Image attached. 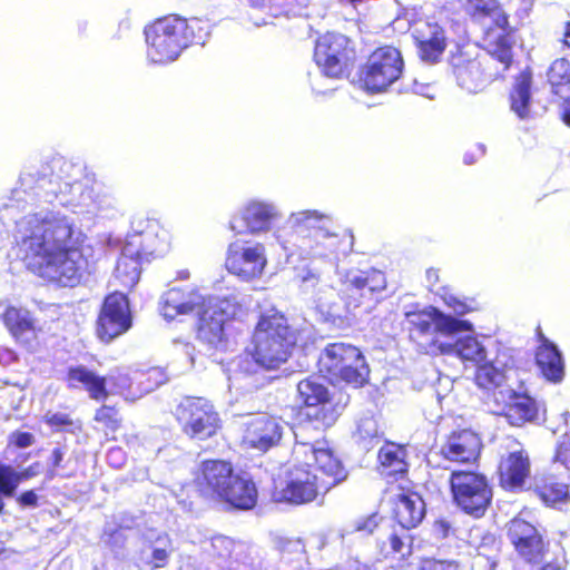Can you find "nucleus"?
<instances>
[{
    "instance_id": "1",
    "label": "nucleus",
    "mask_w": 570,
    "mask_h": 570,
    "mask_svg": "<svg viewBox=\"0 0 570 570\" xmlns=\"http://www.w3.org/2000/svg\"><path fill=\"white\" fill-rule=\"evenodd\" d=\"M80 164L57 158L40 169L26 170L0 206V222H12L17 256L26 267L60 287H75L88 273L83 234L58 206L76 214L99 209L83 183Z\"/></svg>"
},
{
    "instance_id": "2",
    "label": "nucleus",
    "mask_w": 570,
    "mask_h": 570,
    "mask_svg": "<svg viewBox=\"0 0 570 570\" xmlns=\"http://www.w3.org/2000/svg\"><path fill=\"white\" fill-rule=\"evenodd\" d=\"M296 344V334L286 317L276 309L263 313L252 338V356L244 355L228 365L229 390L253 392L265 385L263 368H277L285 363Z\"/></svg>"
},
{
    "instance_id": "3",
    "label": "nucleus",
    "mask_w": 570,
    "mask_h": 570,
    "mask_svg": "<svg viewBox=\"0 0 570 570\" xmlns=\"http://www.w3.org/2000/svg\"><path fill=\"white\" fill-rule=\"evenodd\" d=\"M411 335L428 354H442L459 357L463 363L478 364L487 361L488 352L482 341L471 334L460 335L473 330L472 323L459 320L430 307L407 313Z\"/></svg>"
},
{
    "instance_id": "4",
    "label": "nucleus",
    "mask_w": 570,
    "mask_h": 570,
    "mask_svg": "<svg viewBox=\"0 0 570 570\" xmlns=\"http://www.w3.org/2000/svg\"><path fill=\"white\" fill-rule=\"evenodd\" d=\"M286 224L294 233V242L281 240L289 255L297 253L313 263L321 261L330 271H337L341 255L346 256L353 248L354 237L348 230H334L333 217L315 209L292 213Z\"/></svg>"
},
{
    "instance_id": "5",
    "label": "nucleus",
    "mask_w": 570,
    "mask_h": 570,
    "mask_svg": "<svg viewBox=\"0 0 570 570\" xmlns=\"http://www.w3.org/2000/svg\"><path fill=\"white\" fill-rule=\"evenodd\" d=\"M144 33L147 59L155 65L171 63L190 45H204L208 38L200 20H187L176 14L156 20L145 28Z\"/></svg>"
},
{
    "instance_id": "6",
    "label": "nucleus",
    "mask_w": 570,
    "mask_h": 570,
    "mask_svg": "<svg viewBox=\"0 0 570 570\" xmlns=\"http://www.w3.org/2000/svg\"><path fill=\"white\" fill-rule=\"evenodd\" d=\"M466 13L473 21L488 24L484 41L488 52L507 70L512 61V29L498 0H463Z\"/></svg>"
},
{
    "instance_id": "7",
    "label": "nucleus",
    "mask_w": 570,
    "mask_h": 570,
    "mask_svg": "<svg viewBox=\"0 0 570 570\" xmlns=\"http://www.w3.org/2000/svg\"><path fill=\"white\" fill-rule=\"evenodd\" d=\"M158 229L156 222H149L145 229L127 236L115 268V278L124 287L131 288L139 281L142 262L158 248Z\"/></svg>"
},
{
    "instance_id": "8",
    "label": "nucleus",
    "mask_w": 570,
    "mask_h": 570,
    "mask_svg": "<svg viewBox=\"0 0 570 570\" xmlns=\"http://www.w3.org/2000/svg\"><path fill=\"white\" fill-rule=\"evenodd\" d=\"M293 455L297 462H302L308 469L314 464V472L318 471V480L323 485V492H327L336 484L344 481L347 471L341 460L336 458L325 440L314 443L297 441L293 449Z\"/></svg>"
},
{
    "instance_id": "9",
    "label": "nucleus",
    "mask_w": 570,
    "mask_h": 570,
    "mask_svg": "<svg viewBox=\"0 0 570 570\" xmlns=\"http://www.w3.org/2000/svg\"><path fill=\"white\" fill-rule=\"evenodd\" d=\"M450 483L453 501L462 511L475 518L485 513L492 500V489L483 474L453 471Z\"/></svg>"
},
{
    "instance_id": "10",
    "label": "nucleus",
    "mask_w": 570,
    "mask_h": 570,
    "mask_svg": "<svg viewBox=\"0 0 570 570\" xmlns=\"http://www.w3.org/2000/svg\"><path fill=\"white\" fill-rule=\"evenodd\" d=\"M386 287L383 272L377 269H351L342 275V299L348 311L364 306L370 311Z\"/></svg>"
},
{
    "instance_id": "11",
    "label": "nucleus",
    "mask_w": 570,
    "mask_h": 570,
    "mask_svg": "<svg viewBox=\"0 0 570 570\" xmlns=\"http://www.w3.org/2000/svg\"><path fill=\"white\" fill-rule=\"evenodd\" d=\"M332 272L325 265L309 262L296 269L295 282L299 292L322 313L334 316L338 314V307L335 288L328 282Z\"/></svg>"
},
{
    "instance_id": "12",
    "label": "nucleus",
    "mask_w": 570,
    "mask_h": 570,
    "mask_svg": "<svg viewBox=\"0 0 570 570\" xmlns=\"http://www.w3.org/2000/svg\"><path fill=\"white\" fill-rule=\"evenodd\" d=\"M68 381L71 386L83 385L90 397L96 401L105 400L108 395L106 390L107 382L110 384L111 393L120 394L126 400H135L140 396V394L131 390L132 377L126 368H116L107 377H102L79 365L69 368Z\"/></svg>"
},
{
    "instance_id": "13",
    "label": "nucleus",
    "mask_w": 570,
    "mask_h": 570,
    "mask_svg": "<svg viewBox=\"0 0 570 570\" xmlns=\"http://www.w3.org/2000/svg\"><path fill=\"white\" fill-rule=\"evenodd\" d=\"M240 305L232 298L210 297L197 315L198 337L208 345L218 348L224 343L225 327L240 313Z\"/></svg>"
},
{
    "instance_id": "14",
    "label": "nucleus",
    "mask_w": 570,
    "mask_h": 570,
    "mask_svg": "<svg viewBox=\"0 0 570 570\" xmlns=\"http://www.w3.org/2000/svg\"><path fill=\"white\" fill-rule=\"evenodd\" d=\"M403 71V59L400 51L386 46L376 49L363 67L360 80L368 92L385 91L394 83Z\"/></svg>"
},
{
    "instance_id": "15",
    "label": "nucleus",
    "mask_w": 570,
    "mask_h": 570,
    "mask_svg": "<svg viewBox=\"0 0 570 570\" xmlns=\"http://www.w3.org/2000/svg\"><path fill=\"white\" fill-rule=\"evenodd\" d=\"M183 431L196 440H206L219 429V416L212 403L202 397H186L176 409Z\"/></svg>"
},
{
    "instance_id": "16",
    "label": "nucleus",
    "mask_w": 570,
    "mask_h": 570,
    "mask_svg": "<svg viewBox=\"0 0 570 570\" xmlns=\"http://www.w3.org/2000/svg\"><path fill=\"white\" fill-rule=\"evenodd\" d=\"M281 217L282 213L274 202L249 198L232 215L229 228L236 234L261 235L268 233Z\"/></svg>"
},
{
    "instance_id": "17",
    "label": "nucleus",
    "mask_w": 570,
    "mask_h": 570,
    "mask_svg": "<svg viewBox=\"0 0 570 570\" xmlns=\"http://www.w3.org/2000/svg\"><path fill=\"white\" fill-rule=\"evenodd\" d=\"M322 491L318 474L297 462L286 471L285 479L275 488L273 498L276 502L299 505L314 501Z\"/></svg>"
},
{
    "instance_id": "18",
    "label": "nucleus",
    "mask_w": 570,
    "mask_h": 570,
    "mask_svg": "<svg viewBox=\"0 0 570 570\" xmlns=\"http://www.w3.org/2000/svg\"><path fill=\"white\" fill-rule=\"evenodd\" d=\"M348 42V38L334 32H327L316 40L314 60L325 76L338 78L343 75L352 59Z\"/></svg>"
},
{
    "instance_id": "19",
    "label": "nucleus",
    "mask_w": 570,
    "mask_h": 570,
    "mask_svg": "<svg viewBox=\"0 0 570 570\" xmlns=\"http://www.w3.org/2000/svg\"><path fill=\"white\" fill-rule=\"evenodd\" d=\"M297 393L302 403L308 409L306 415L322 426L335 423L338 412L330 402L328 389L318 376H308L297 384Z\"/></svg>"
},
{
    "instance_id": "20",
    "label": "nucleus",
    "mask_w": 570,
    "mask_h": 570,
    "mask_svg": "<svg viewBox=\"0 0 570 570\" xmlns=\"http://www.w3.org/2000/svg\"><path fill=\"white\" fill-rule=\"evenodd\" d=\"M131 326V317L127 297L118 292L108 295L104 302L97 334L102 342L109 343L127 332Z\"/></svg>"
},
{
    "instance_id": "21",
    "label": "nucleus",
    "mask_w": 570,
    "mask_h": 570,
    "mask_svg": "<svg viewBox=\"0 0 570 570\" xmlns=\"http://www.w3.org/2000/svg\"><path fill=\"white\" fill-rule=\"evenodd\" d=\"M267 259L263 244L256 243L246 246L243 243H232L227 250L226 268L243 281L259 277L266 266Z\"/></svg>"
},
{
    "instance_id": "22",
    "label": "nucleus",
    "mask_w": 570,
    "mask_h": 570,
    "mask_svg": "<svg viewBox=\"0 0 570 570\" xmlns=\"http://www.w3.org/2000/svg\"><path fill=\"white\" fill-rule=\"evenodd\" d=\"M244 425V443L252 449L266 452L279 443L285 422L281 417L258 413L249 416Z\"/></svg>"
},
{
    "instance_id": "23",
    "label": "nucleus",
    "mask_w": 570,
    "mask_h": 570,
    "mask_svg": "<svg viewBox=\"0 0 570 570\" xmlns=\"http://www.w3.org/2000/svg\"><path fill=\"white\" fill-rule=\"evenodd\" d=\"M205 297L193 287H171L159 301V311L165 320L173 321L179 315L196 314L204 306Z\"/></svg>"
},
{
    "instance_id": "24",
    "label": "nucleus",
    "mask_w": 570,
    "mask_h": 570,
    "mask_svg": "<svg viewBox=\"0 0 570 570\" xmlns=\"http://www.w3.org/2000/svg\"><path fill=\"white\" fill-rule=\"evenodd\" d=\"M481 450V440L476 433L464 429L452 432L441 446V454L445 460L459 463H470L478 459Z\"/></svg>"
},
{
    "instance_id": "25",
    "label": "nucleus",
    "mask_w": 570,
    "mask_h": 570,
    "mask_svg": "<svg viewBox=\"0 0 570 570\" xmlns=\"http://www.w3.org/2000/svg\"><path fill=\"white\" fill-rule=\"evenodd\" d=\"M510 452L501 459L499 465L500 481L507 489L521 488L530 473V462L528 454L521 445L510 441Z\"/></svg>"
},
{
    "instance_id": "26",
    "label": "nucleus",
    "mask_w": 570,
    "mask_h": 570,
    "mask_svg": "<svg viewBox=\"0 0 570 570\" xmlns=\"http://www.w3.org/2000/svg\"><path fill=\"white\" fill-rule=\"evenodd\" d=\"M235 475L230 463L220 460L206 461L202 470V491L206 495L222 501Z\"/></svg>"
},
{
    "instance_id": "27",
    "label": "nucleus",
    "mask_w": 570,
    "mask_h": 570,
    "mask_svg": "<svg viewBox=\"0 0 570 570\" xmlns=\"http://www.w3.org/2000/svg\"><path fill=\"white\" fill-rule=\"evenodd\" d=\"M390 501L393 513L402 529H412L421 523L425 515V503L415 492L399 489L392 493Z\"/></svg>"
},
{
    "instance_id": "28",
    "label": "nucleus",
    "mask_w": 570,
    "mask_h": 570,
    "mask_svg": "<svg viewBox=\"0 0 570 570\" xmlns=\"http://www.w3.org/2000/svg\"><path fill=\"white\" fill-rule=\"evenodd\" d=\"M452 65L458 85L469 92L481 90L492 77L491 73L485 72L480 57L468 58L461 52L453 58Z\"/></svg>"
},
{
    "instance_id": "29",
    "label": "nucleus",
    "mask_w": 570,
    "mask_h": 570,
    "mask_svg": "<svg viewBox=\"0 0 570 570\" xmlns=\"http://www.w3.org/2000/svg\"><path fill=\"white\" fill-rule=\"evenodd\" d=\"M413 36L424 61L435 62L446 47L444 30L438 23L423 22L414 28Z\"/></svg>"
},
{
    "instance_id": "30",
    "label": "nucleus",
    "mask_w": 570,
    "mask_h": 570,
    "mask_svg": "<svg viewBox=\"0 0 570 570\" xmlns=\"http://www.w3.org/2000/svg\"><path fill=\"white\" fill-rule=\"evenodd\" d=\"M358 352L357 347L343 342L327 344L318 358L320 372L331 381L337 373H342L345 364L357 360Z\"/></svg>"
},
{
    "instance_id": "31",
    "label": "nucleus",
    "mask_w": 570,
    "mask_h": 570,
    "mask_svg": "<svg viewBox=\"0 0 570 570\" xmlns=\"http://www.w3.org/2000/svg\"><path fill=\"white\" fill-rule=\"evenodd\" d=\"M173 552L171 540L165 532L146 534V547L140 551L139 561L151 569L167 564Z\"/></svg>"
},
{
    "instance_id": "32",
    "label": "nucleus",
    "mask_w": 570,
    "mask_h": 570,
    "mask_svg": "<svg viewBox=\"0 0 570 570\" xmlns=\"http://www.w3.org/2000/svg\"><path fill=\"white\" fill-rule=\"evenodd\" d=\"M257 501V489L255 483L247 476L236 474L227 489L222 502L239 510H249Z\"/></svg>"
},
{
    "instance_id": "33",
    "label": "nucleus",
    "mask_w": 570,
    "mask_h": 570,
    "mask_svg": "<svg viewBox=\"0 0 570 570\" xmlns=\"http://www.w3.org/2000/svg\"><path fill=\"white\" fill-rule=\"evenodd\" d=\"M535 360L539 368L547 380L558 383L563 379V358L560 351L553 343L544 340L538 347Z\"/></svg>"
},
{
    "instance_id": "34",
    "label": "nucleus",
    "mask_w": 570,
    "mask_h": 570,
    "mask_svg": "<svg viewBox=\"0 0 570 570\" xmlns=\"http://www.w3.org/2000/svg\"><path fill=\"white\" fill-rule=\"evenodd\" d=\"M507 393L509 401L502 406L500 414H502L511 425L519 426L535 417L537 409L532 399L517 394L512 390H508Z\"/></svg>"
},
{
    "instance_id": "35",
    "label": "nucleus",
    "mask_w": 570,
    "mask_h": 570,
    "mask_svg": "<svg viewBox=\"0 0 570 570\" xmlns=\"http://www.w3.org/2000/svg\"><path fill=\"white\" fill-rule=\"evenodd\" d=\"M2 318L7 328L18 341L29 343L35 338L33 322L28 309L10 306Z\"/></svg>"
},
{
    "instance_id": "36",
    "label": "nucleus",
    "mask_w": 570,
    "mask_h": 570,
    "mask_svg": "<svg viewBox=\"0 0 570 570\" xmlns=\"http://www.w3.org/2000/svg\"><path fill=\"white\" fill-rule=\"evenodd\" d=\"M531 85L532 75L530 71H522L515 79V83L510 95L511 109L520 119H529L531 117Z\"/></svg>"
},
{
    "instance_id": "37",
    "label": "nucleus",
    "mask_w": 570,
    "mask_h": 570,
    "mask_svg": "<svg viewBox=\"0 0 570 570\" xmlns=\"http://www.w3.org/2000/svg\"><path fill=\"white\" fill-rule=\"evenodd\" d=\"M547 80L553 95L567 99L570 96V61L566 58L552 61L547 70Z\"/></svg>"
},
{
    "instance_id": "38",
    "label": "nucleus",
    "mask_w": 570,
    "mask_h": 570,
    "mask_svg": "<svg viewBox=\"0 0 570 570\" xmlns=\"http://www.w3.org/2000/svg\"><path fill=\"white\" fill-rule=\"evenodd\" d=\"M406 450L395 443H386L379 451V461L382 473L387 475L403 474L406 472Z\"/></svg>"
},
{
    "instance_id": "39",
    "label": "nucleus",
    "mask_w": 570,
    "mask_h": 570,
    "mask_svg": "<svg viewBox=\"0 0 570 570\" xmlns=\"http://www.w3.org/2000/svg\"><path fill=\"white\" fill-rule=\"evenodd\" d=\"M535 492L542 502L550 507H559L570 501L569 485L553 478H549L542 484H538Z\"/></svg>"
},
{
    "instance_id": "40",
    "label": "nucleus",
    "mask_w": 570,
    "mask_h": 570,
    "mask_svg": "<svg viewBox=\"0 0 570 570\" xmlns=\"http://www.w3.org/2000/svg\"><path fill=\"white\" fill-rule=\"evenodd\" d=\"M380 438L379 424L373 415L363 416L357 421L353 440L361 450H371L379 443Z\"/></svg>"
},
{
    "instance_id": "41",
    "label": "nucleus",
    "mask_w": 570,
    "mask_h": 570,
    "mask_svg": "<svg viewBox=\"0 0 570 570\" xmlns=\"http://www.w3.org/2000/svg\"><path fill=\"white\" fill-rule=\"evenodd\" d=\"M368 374V365L360 351L357 360L345 364L342 368V373H337L333 379H331V382L343 381L357 387L362 386L367 381Z\"/></svg>"
},
{
    "instance_id": "42",
    "label": "nucleus",
    "mask_w": 570,
    "mask_h": 570,
    "mask_svg": "<svg viewBox=\"0 0 570 570\" xmlns=\"http://www.w3.org/2000/svg\"><path fill=\"white\" fill-rule=\"evenodd\" d=\"M474 380L476 385L481 389H499L505 380V374L493 363L484 361L476 365Z\"/></svg>"
},
{
    "instance_id": "43",
    "label": "nucleus",
    "mask_w": 570,
    "mask_h": 570,
    "mask_svg": "<svg viewBox=\"0 0 570 570\" xmlns=\"http://www.w3.org/2000/svg\"><path fill=\"white\" fill-rule=\"evenodd\" d=\"M19 484L18 471L10 464L0 463V494L13 497Z\"/></svg>"
},
{
    "instance_id": "44",
    "label": "nucleus",
    "mask_w": 570,
    "mask_h": 570,
    "mask_svg": "<svg viewBox=\"0 0 570 570\" xmlns=\"http://www.w3.org/2000/svg\"><path fill=\"white\" fill-rule=\"evenodd\" d=\"M45 422L56 431H66L75 433L80 430V424L70 419L62 412H47L43 416Z\"/></svg>"
},
{
    "instance_id": "45",
    "label": "nucleus",
    "mask_w": 570,
    "mask_h": 570,
    "mask_svg": "<svg viewBox=\"0 0 570 570\" xmlns=\"http://www.w3.org/2000/svg\"><path fill=\"white\" fill-rule=\"evenodd\" d=\"M409 529H402L401 533H392L390 535V544L393 552L399 553L402 558L411 553L412 539L407 534Z\"/></svg>"
},
{
    "instance_id": "46",
    "label": "nucleus",
    "mask_w": 570,
    "mask_h": 570,
    "mask_svg": "<svg viewBox=\"0 0 570 570\" xmlns=\"http://www.w3.org/2000/svg\"><path fill=\"white\" fill-rule=\"evenodd\" d=\"M95 420L104 423L111 431L117 430L120 422L118 411L115 407L107 405L101 406L96 412Z\"/></svg>"
},
{
    "instance_id": "47",
    "label": "nucleus",
    "mask_w": 570,
    "mask_h": 570,
    "mask_svg": "<svg viewBox=\"0 0 570 570\" xmlns=\"http://www.w3.org/2000/svg\"><path fill=\"white\" fill-rule=\"evenodd\" d=\"M443 301L445 305L451 308L458 316H462L472 309V307L465 301L460 299L453 294H445L443 296Z\"/></svg>"
},
{
    "instance_id": "48",
    "label": "nucleus",
    "mask_w": 570,
    "mask_h": 570,
    "mask_svg": "<svg viewBox=\"0 0 570 570\" xmlns=\"http://www.w3.org/2000/svg\"><path fill=\"white\" fill-rule=\"evenodd\" d=\"M554 461L560 462L567 470L570 471V442H568V440L561 438V441L559 442L556 450Z\"/></svg>"
},
{
    "instance_id": "49",
    "label": "nucleus",
    "mask_w": 570,
    "mask_h": 570,
    "mask_svg": "<svg viewBox=\"0 0 570 570\" xmlns=\"http://www.w3.org/2000/svg\"><path fill=\"white\" fill-rule=\"evenodd\" d=\"M173 344L175 346L176 352L181 353L186 357L189 366H193L195 347L190 343L180 338L174 340Z\"/></svg>"
},
{
    "instance_id": "50",
    "label": "nucleus",
    "mask_w": 570,
    "mask_h": 570,
    "mask_svg": "<svg viewBox=\"0 0 570 570\" xmlns=\"http://www.w3.org/2000/svg\"><path fill=\"white\" fill-rule=\"evenodd\" d=\"M35 436L29 432H13L10 435V443L14 444L19 449H24L32 445Z\"/></svg>"
},
{
    "instance_id": "51",
    "label": "nucleus",
    "mask_w": 570,
    "mask_h": 570,
    "mask_svg": "<svg viewBox=\"0 0 570 570\" xmlns=\"http://www.w3.org/2000/svg\"><path fill=\"white\" fill-rule=\"evenodd\" d=\"M376 527H377V517L375 514H373L365 519L356 521L355 525H354V531L372 533Z\"/></svg>"
},
{
    "instance_id": "52",
    "label": "nucleus",
    "mask_w": 570,
    "mask_h": 570,
    "mask_svg": "<svg viewBox=\"0 0 570 570\" xmlns=\"http://www.w3.org/2000/svg\"><path fill=\"white\" fill-rule=\"evenodd\" d=\"M421 570H459V564L454 561H429Z\"/></svg>"
},
{
    "instance_id": "53",
    "label": "nucleus",
    "mask_w": 570,
    "mask_h": 570,
    "mask_svg": "<svg viewBox=\"0 0 570 570\" xmlns=\"http://www.w3.org/2000/svg\"><path fill=\"white\" fill-rule=\"evenodd\" d=\"M38 494L33 490L22 492L17 502L23 508H36L38 505Z\"/></svg>"
},
{
    "instance_id": "54",
    "label": "nucleus",
    "mask_w": 570,
    "mask_h": 570,
    "mask_svg": "<svg viewBox=\"0 0 570 570\" xmlns=\"http://www.w3.org/2000/svg\"><path fill=\"white\" fill-rule=\"evenodd\" d=\"M107 461L115 468H121L125 463V453L120 448H114L107 453Z\"/></svg>"
},
{
    "instance_id": "55",
    "label": "nucleus",
    "mask_w": 570,
    "mask_h": 570,
    "mask_svg": "<svg viewBox=\"0 0 570 570\" xmlns=\"http://www.w3.org/2000/svg\"><path fill=\"white\" fill-rule=\"evenodd\" d=\"M39 463H33L29 465L28 468L23 469L22 471H18L20 483L24 480H29L36 475L39 474Z\"/></svg>"
},
{
    "instance_id": "56",
    "label": "nucleus",
    "mask_w": 570,
    "mask_h": 570,
    "mask_svg": "<svg viewBox=\"0 0 570 570\" xmlns=\"http://www.w3.org/2000/svg\"><path fill=\"white\" fill-rule=\"evenodd\" d=\"M366 566L358 559L351 558L341 566V570H364Z\"/></svg>"
},
{
    "instance_id": "57",
    "label": "nucleus",
    "mask_w": 570,
    "mask_h": 570,
    "mask_svg": "<svg viewBox=\"0 0 570 570\" xmlns=\"http://www.w3.org/2000/svg\"><path fill=\"white\" fill-rule=\"evenodd\" d=\"M65 458V451L60 448L53 449L51 453V464L53 468L60 466L62 460Z\"/></svg>"
},
{
    "instance_id": "58",
    "label": "nucleus",
    "mask_w": 570,
    "mask_h": 570,
    "mask_svg": "<svg viewBox=\"0 0 570 570\" xmlns=\"http://www.w3.org/2000/svg\"><path fill=\"white\" fill-rule=\"evenodd\" d=\"M285 549H289L296 553H304L305 551V546L304 543L297 539V540H291L287 542V547Z\"/></svg>"
},
{
    "instance_id": "59",
    "label": "nucleus",
    "mask_w": 570,
    "mask_h": 570,
    "mask_svg": "<svg viewBox=\"0 0 570 570\" xmlns=\"http://www.w3.org/2000/svg\"><path fill=\"white\" fill-rule=\"evenodd\" d=\"M426 282L429 286H435L439 282V271L434 268H430L426 271Z\"/></svg>"
},
{
    "instance_id": "60",
    "label": "nucleus",
    "mask_w": 570,
    "mask_h": 570,
    "mask_svg": "<svg viewBox=\"0 0 570 570\" xmlns=\"http://www.w3.org/2000/svg\"><path fill=\"white\" fill-rule=\"evenodd\" d=\"M563 120L568 126H570V100L564 106Z\"/></svg>"
},
{
    "instance_id": "61",
    "label": "nucleus",
    "mask_w": 570,
    "mask_h": 570,
    "mask_svg": "<svg viewBox=\"0 0 570 570\" xmlns=\"http://www.w3.org/2000/svg\"><path fill=\"white\" fill-rule=\"evenodd\" d=\"M217 544L226 546V548H228L232 542L227 538H216L213 541V546L216 547Z\"/></svg>"
},
{
    "instance_id": "62",
    "label": "nucleus",
    "mask_w": 570,
    "mask_h": 570,
    "mask_svg": "<svg viewBox=\"0 0 570 570\" xmlns=\"http://www.w3.org/2000/svg\"><path fill=\"white\" fill-rule=\"evenodd\" d=\"M564 45L570 48V22H568L567 26H566Z\"/></svg>"
},
{
    "instance_id": "63",
    "label": "nucleus",
    "mask_w": 570,
    "mask_h": 570,
    "mask_svg": "<svg viewBox=\"0 0 570 570\" xmlns=\"http://www.w3.org/2000/svg\"><path fill=\"white\" fill-rule=\"evenodd\" d=\"M253 7L263 8L265 6V0H249Z\"/></svg>"
},
{
    "instance_id": "64",
    "label": "nucleus",
    "mask_w": 570,
    "mask_h": 570,
    "mask_svg": "<svg viewBox=\"0 0 570 570\" xmlns=\"http://www.w3.org/2000/svg\"><path fill=\"white\" fill-rule=\"evenodd\" d=\"M476 150L479 156H483L485 154V147L482 144L476 145Z\"/></svg>"
}]
</instances>
